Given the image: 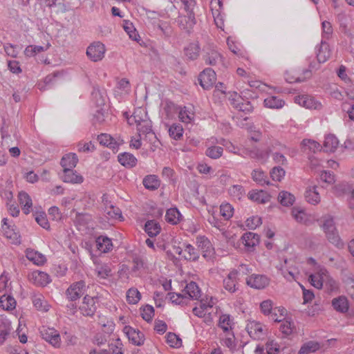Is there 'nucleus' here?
Instances as JSON below:
<instances>
[{"label":"nucleus","mask_w":354,"mask_h":354,"mask_svg":"<svg viewBox=\"0 0 354 354\" xmlns=\"http://www.w3.org/2000/svg\"><path fill=\"white\" fill-rule=\"evenodd\" d=\"M322 222L321 227L328 241L338 248L342 247L343 242L339 236L333 218L329 215L324 216L322 218Z\"/></svg>","instance_id":"f257e3e1"},{"label":"nucleus","mask_w":354,"mask_h":354,"mask_svg":"<svg viewBox=\"0 0 354 354\" xmlns=\"http://www.w3.org/2000/svg\"><path fill=\"white\" fill-rule=\"evenodd\" d=\"M98 297L86 295L82 304L80 306V310L84 316L92 317L97 308Z\"/></svg>","instance_id":"f03ea898"},{"label":"nucleus","mask_w":354,"mask_h":354,"mask_svg":"<svg viewBox=\"0 0 354 354\" xmlns=\"http://www.w3.org/2000/svg\"><path fill=\"white\" fill-rule=\"evenodd\" d=\"M106 48L104 45L100 42L96 41L91 44L86 50V55L93 62H98L103 59L104 57Z\"/></svg>","instance_id":"7ed1b4c3"},{"label":"nucleus","mask_w":354,"mask_h":354,"mask_svg":"<svg viewBox=\"0 0 354 354\" xmlns=\"http://www.w3.org/2000/svg\"><path fill=\"white\" fill-rule=\"evenodd\" d=\"M42 338L55 348L61 346V338L59 333L54 328L42 327L40 330Z\"/></svg>","instance_id":"20e7f679"},{"label":"nucleus","mask_w":354,"mask_h":354,"mask_svg":"<svg viewBox=\"0 0 354 354\" xmlns=\"http://www.w3.org/2000/svg\"><path fill=\"white\" fill-rule=\"evenodd\" d=\"M216 80V73L212 68H205L199 75L200 85L204 89H209L213 86Z\"/></svg>","instance_id":"39448f33"},{"label":"nucleus","mask_w":354,"mask_h":354,"mask_svg":"<svg viewBox=\"0 0 354 354\" xmlns=\"http://www.w3.org/2000/svg\"><path fill=\"white\" fill-rule=\"evenodd\" d=\"M86 290V284L83 281H80L71 284L66 290V296L71 301H75L84 295Z\"/></svg>","instance_id":"423d86ee"},{"label":"nucleus","mask_w":354,"mask_h":354,"mask_svg":"<svg viewBox=\"0 0 354 354\" xmlns=\"http://www.w3.org/2000/svg\"><path fill=\"white\" fill-rule=\"evenodd\" d=\"M203 59L206 64L215 66L222 59L221 54L212 45H207L203 49Z\"/></svg>","instance_id":"0eeeda50"},{"label":"nucleus","mask_w":354,"mask_h":354,"mask_svg":"<svg viewBox=\"0 0 354 354\" xmlns=\"http://www.w3.org/2000/svg\"><path fill=\"white\" fill-rule=\"evenodd\" d=\"M292 263L291 259H285L283 263L277 266L283 277L290 281L295 279L296 275L299 274L297 268L293 266Z\"/></svg>","instance_id":"6e6552de"},{"label":"nucleus","mask_w":354,"mask_h":354,"mask_svg":"<svg viewBox=\"0 0 354 354\" xmlns=\"http://www.w3.org/2000/svg\"><path fill=\"white\" fill-rule=\"evenodd\" d=\"M269 282L270 279L262 274H252L246 279L247 285L255 289H263L269 284Z\"/></svg>","instance_id":"1a4fd4ad"},{"label":"nucleus","mask_w":354,"mask_h":354,"mask_svg":"<svg viewBox=\"0 0 354 354\" xmlns=\"http://www.w3.org/2000/svg\"><path fill=\"white\" fill-rule=\"evenodd\" d=\"M124 332L133 344L140 346L144 344L145 336L142 332L129 326L124 328Z\"/></svg>","instance_id":"9d476101"},{"label":"nucleus","mask_w":354,"mask_h":354,"mask_svg":"<svg viewBox=\"0 0 354 354\" xmlns=\"http://www.w3.org/2000/svg\"><path fill=\"white\" fill-rule=\"evenodd\" d=\"M28 279L38 286H45L50 281V277L47 273L39 270L31 272L28 275Z\"/></svg>","instance_id":"9b49d317"},{"label":"nucleus","mask_w":354,"mask_h":354,"mask_svg":"<svg viewBox=\"0 0 354 354\" xmlns=\"http://www.w3.org/2000/svg\"><path fill=\"white\" fill-rule=\"evenodd\" d=\"M328 271L324 268H320L315 274L309 276V281L314 287L321 289L324 281L328 279Z\"/></svg>","instance_id":"f8f14e48"},{"label":"nucleus","mask_w":354,"mask_h":354,"mask_svg":"<svg viewBox=\"0 0 354 354\" xmlns=\"http://www.w3.org/2000/svg\"><path fill=\"white\" fill-rule=\"evenodd\" d=\"M177 23L179 27L189 32L196 24V19L194 12L187 13L186 15H180L178 17Z\"/></svg>","instance_id":"ddd939ff"},{"label":"nucleus","mask_w":354,"mask_h":354,"mask_svg":"<svg viewBox=\"0 0 354 354\" xmlns=\"http://www.w3.org/2000/svg\"><path fill=\"white\" fill-rule=\"evenodd\" d=\"M295 102L306 109H319L322 106L321 103L308 95L297 96L295 98Z\"/></svg>","instance_id":"4468645a"},{"label":"nucleus","mask_w":354,"mask_h":354,"mask_svg":"<svg viewBox=\"0 0 354 354\" xmlns=\"http://www.w3.org/2000/svg\"><path fill=\"white\" fill-rule=\"evenodd\" d=\"M236 97L237 98H232V104L234 106V108H236L237 110L245 112V113H249L252 111V106L251 103L249 101H245L243 99H241V96L235 93Z\"/></svg>","instance_id":"2eb2a0df"},{"label":"nucleus","mask_w":354,"mask_h":354,"mask_svg":"<svg viewBox=\"0 0 354 354\" xmlns=\"http://www.w3.org/2000/svg\"><path fill=\"white\" fill-rule=\"evenodd\" d=\"M332 306L336 311L341 313H346L349 308L348 301L344 296L334 298L332 300Z\"/></svg>","instance_id":"dca6fc26"},{"label":"nucleus","mask_w":354,"mask_h":354,"mask_svg":"<svg viewBox=\"0 0 354 354\" xmlns=\"http://www.w3.org/2000/svg\"><path fill=\"white\" fill-rule=\"evenodd\" d=\"M198 251L191 244L183 243V258L190 261H196L199 259Z\"/></svg>","instance_id":"f3484780"},{"label":"nucleus","mask_w":354,"mask_h":354,"mask_svg":"<svg viewBox=\"0 0 354 354\" xmlns=\"http://www.w3.org/2000/svg\"><path fill=\"white\" fill-rule=\"evenodd\" d=\"M240 278H236V273L230 272L227 277L223 280L225 289L230 292H234L237 290L236 285Z\"/></svg>","instance_id":"a211bd4d"},{"label":"nucleus","mask_w":354,"mask_h":354,"mask_svg":"<svg viewBox=\"0 0 354 354\" xmlns=\"http://www.w3.org/2000/svg\"><path fill=\"white\" fill-rule=\"evenodd\" d=\"M26 256L29 261L37 266H41L46 261L44 254L32 249H27L26 250Z\"/></svg>","instance_id":"6ab92c4d"},{"label":"nucleus","mask_w":354,"mask_h":354,"mask_svg":"<svg viewBox=\"0 0 354 354\" xmlns=\"http://www.w3.org/2000/svg\"><path fill=\"white\" fill-rule=\"evenodd\" d=\"M246 328L250 336L254 339H261L263 335V326L260 323L252 322Z\"/></svg>","instance_id":"aec40b11"},{"label":"nucleus","mask_w":354,"mask_h":354,"mask_svg":"<svg viewBox=\"0 0 354 354\" xmlns=\"http://www.w3.org/2000/svg\"><path fill=\"white\" fill-rule=\"evenodd\" d=\"M62 179L65 183H81L83 181L82 176L77 174L73 169H64Z\"/></svg>","instance_id":"412c9836"},{"label":"nucleus","mask_w":354,"mask_h":354,"mask_svg":"<svg viewBox=\"0 0 354 354\" xmlns=\"http://www.w3.org/2000/svg\"><path fill=\"white\" fill-rule=\"evenodd\" d=\"M96 247L97 250L102 253L109 252L113 247L111 240L104 236H100L96 239Z\"/></svg>","instance_id":"4be33fe9"},{"label":"nucleus","mask_w":354,"mask_h":354,"mask_svg":"<svg viewBox=\"0 0 354 354\" xmlns=\"http://www.w3.org/2000/svg\"><path fill=\"white\" fill-rule=\"evenodd\" d=\"M234 325V319L230 315L223 314L220 316L218 326L222 328L225 333L232 330Z\"/></svg>","instance_id":"5701e85b"},{"label":"nucleus","mask_w":354,"mask_h":354,"mask_svg":"<svg viewBox=\"0 0 354 354\" xmlns=\"http://www.w3.org/2000/svg\"><path fill=\"white\" fill-rule=\"evenodd\" d=\"M185 294L192 299L198 300L201 296V292L196 282L191 281L187 283L184 289Z\"/></svg>","instance_id":"b1692460"},{"label":"nucleus","mask_w":354,"mask_h":354,"mask_svg":"<svg viewBox=\"0 0 354 354\" xmlns=\"http://www.w3.org/2000/svg\"><path fill=\"white\" fill-rule=\"evenodd\" d=\"M118 158L120 163L127 168H131L136 166L137 162L136 158L133 155L127 152L119 154Z\"/></svg>","instance_id":"393cba45"},{"label":"nucleus","mask_w":354,"mask_h":354,"mask_svg":"<svg viewBox=\"0 0 354 354\" xmlns=\"http://www.w3.org/2000/svg\"><path fill=\"white\" fill-rule=\"evenodd\" d=\"M77 162V155L73 153H69L62 157L60 164L64 169H73L75 167Z\"/></svg>","instance_id":"a878e982"},{"label":"nucleus","mask_w":354,"mask_h":354,"mask_svg":"<svg viewBox=\"0 0 354 354\" xmlns=\"http://www.w3.org/2000/svg\"><path fill=\"white\" fill-rule=\"evenodd\" d=\"M18 197L24 212L26 214H29L32 206V199L30 196L27 193L21 192H19Z\"/></svg>","instance_id":"bb28decb"},{"label":"nucleus","mask_w":354,"mask_h":354,"mask_svg":"<svg viewBox=\"0 0 354 354\" xmlns=\"http://www.w3.org/2000/svg\"><path fill=\"white\" fill-rule=\"evenodd\" d=\"M339 145V140L334 135H328L325 137L324 149L326 152H334Z\"/></svg>","instance_id":"cd10ccee"},{"label":"nucleus","mask_w":354,"mask_h":354,"mask_svg":"<svg viewBox=\"0 0 354 354\" xmlns=\"http://www.w3.org/2000/svg\"><path fill=\"white\" fill-rule=\"evenodd\" d=\"M301 149L304 152H313L321 150V146L317 141L310 139H304L301 142Z\"/></svg>","instance_id":"c85d7f7f"},{"label":"nucleus","mask_w":354,"mask_h":354,"mask_svg":"<svg viewBox=\"0 0 354 354\" xmlns=\"http://www.w3.org/2000/svg\"><path fill=\"white\" fill-rule=\"evenodd\" d=\"M145 230L149 236L153 237L157 236L160 233L161 227L158 222L154 220H150L146 222L145 225Z\"/></svg>","instance_id":"c756f323"},{"label":"nucleus","mask_w":354,"mask_h":354,"mask_svg":"<svg viewBox=\"0 0 354 354\" xmlns=\"http://www.w3.org/2000/svg\"><path fill=\"white\" fill-rule=\"evenodd\" d=\"M97 140L100 145L106 146L110 149L114 150H118V145L115 141L113 140V138L109 134L102 133L98 136Z\"/></svg>","instance_id":"7c9ffc66"},{"label":"nucleus","mask_w":354,"mask_h":354,"mask_svg":"<svg viewBox=\"0 0 354 354\" xmlns=\"http://www.w3.org/2000/svg\"><path fill=\"white\" fill-rule=\"evenodd\" d=\"M292 215L298 223L302 224L308 225L311 221L310 216L303 209L293 208L292 210Z\"/></svg>","instance_id":"2f4dec72"},{"label":"nucleus","mask_w":354,"mask_h":354,"mask_svg":"<svg viewBox=\"0 0 354 354\" xmlns=\"http://www.w3.org/2000/svg\"><path fill=\"white\" fill-rule=\"evenodd\" d=\"M320 344L315 341H309L304 343L300 348L298 354H309L320 348Z\"/></svg>","instance_id":"473e14b6"},{"label":"nucleus","mask_w":354,"mask_h":354,"mask_svg":"<svg viewBox=\"0 0 354 354\" xmlns=\"http://www.w3.org/2000/svg\"><path fill=\"white\" fill-rule=\"evenodd\" d=\"M145 187L149 190H156L160 185V182L155 175L147 176L142 181Z\"/></svg>","instance_id":"72a5a7b5"},{"label":"nucleus","mask_w":354,"mask_h":354,"mask_svg":"<svg viewBox=\"0 0 354 354\" xmlns=\"http://www.w3.org/2000/svg\"><path fill=\"white\" fill-rule=\"evenodd\" d=\"M305 197L306 201L313 205L318 204L320 202V196L315 186L310 187L306 190Z\"/></svg>","instance_id":"f704fd0d"},{"label":"nucleus","mask_w":354,"mask_h":354,"mask_svg":"<svg viewBox=\"0 0 354 354\" xmlns=\"http://www.w3.org/2000/svg\"><path fill=\"white\" fill-rule=\"evenodd\" d=\"M244 244L248 248H252L259 243V236L253 232H248L242 236Z\"/></svg>","instance_id":"c9c22d12"},{"label":"nucleus","mask_w":354,"mask_h":354,"mask_svg":"<svg viewBox=\"0 0 354 354\" xmlns=\"http://www.w3.org/2000/svg\"><path fill=\"white\" fill-rule=\"evenodd\" d=\"M16 301L10 295H3L0 298V307L6 310H11L15 308Z\"/></svg>","instance_id":"e433bc0d"},{"label":"nucleus","mask_w":354,"mask_h":354,"mask_svg":"<svg viewBox=\"0 0 354 354\" xmlns=\"http://www.w3.org/2000/svg\"><path fill=\"white\" fill-rule=\"evenodd\" d=\"M186 56L190 59H196L198 55L200 52V46L198 42H194L190 44L187 48L185 49Z\"/></svg>","instance_id":"4c0bfd02"},{"label":"nucleus","mask_w":354,"mask_h":354,"mask_svg":"<svg viewBox=\"0 0 354 354\" xmlns=\"http://www.w3.org/2000/svg\"><path fill=\"white\" fill-rule=\"evenodd\" d=\"M264 104L270 109H280L283 106L284 101L276 96H270L264 100Z\"/></svg>","instance_id":"58836bf2"},{"label":"nucleus","mask_w":354,"mask_h":354,"mask_svg":"<svg viewBox=\"0 0 354 354\" xmlns=\"http://www.w3.org/2000/svg\"><path fill=\"white\" fill-rule=\"evenodd\" d=\"M180 213L177 208H170L167 210L165 220L167 222L175 225L180 221Z\"/></svg>","instance_id":"ea45409f"},{"label":"nucleus","mask_w":354,"mask_h":354,"mask_svg":"<svg viewBox=\"0 0 354 354\" xmlns=\"http://www.w3.org/2000/svg\"><path fill=\"white\" fill-rule=\"evenodd\" d=\"M295 196L290 192L282 191L279 194L278 200L283 206H290L295 202Z\"/></svg>","instance_id":"a19ab883"},{"label":"nucleus","mask_w":354,"mask_h":354,"mask_svg":"<svg viewBox=\"0 0 354 354\" xmlns=\"http://www.w3.org/2000/svg\"><path fill=\"white\" fill-rule=\"evenodd\" d=\"M32 304L34 306L41 311L46 312L48 310V305L47 301L44 299V297L41 295H35L32 297Z\"/></svg>","instance_id":"79ce46f5"},{"label":"nucleus","mask_w":354,"mask_h":354,"mask_svg":"<svg viewBox=\"0 0 354 354\" xmlns=\"http://www.w3.org/2000/svg\"><path fill=\"white\" fill-rule=\"evenodd\" d=\"M196 244L198 248L202 250L203 252H204L203 257H206V252H210L212 250V245L210 241L205 236H198L196 238Z\"/></svg>","instance_id":"37998d69"},{"label":"nucleus","mask_w":354,"mask_h":354,"mask_svg":"<svg viewBox=\"0 0 354 354\" xmlns=\"http://www.w3.org/2000/svg\"><path fill=\"white\" fill-rule=\"evenodd\" d=\"M249 198L252 201L262 204L267 203L270 199V196L263 191L252 192L249 194Z\"/></svg>","instance_id":"c03bdc74"},{"label":"nucleus","mask_w":354,"mask_h":354,"mask_svg":"<svg viewBox=\"0 0 354 354\" xmlns=\"http://www.w3.org/2000/svg\"><path fill=\"white\" fill-rule=\"evenodd\" d=\"M136 126L139 137H141V134L153 135L151 129V122L149 119L146 120L143 122L138 123Z\"/></svg>","instance_id":"a18cd8bd"},{"label":"nucleus","mask_w":354,"mask_h":354,"mask_svg":"<svg viewBox=\"0 0 354 354\" xmlns=\"http://www.w3.org/2000/svg\"><path fill=\"white\" fill-rule=\"evenodd\" d=\"M330 57V53L328 50V45L326 42L322 41L321 47L317 53V58L319 63L325 62Z\"/></svg>","instance_id":"49530a36"},{"label":"nucleus","mask_w":354,"mask_h":354,"mask_svg":"<svg viewBox=\"0 0 354 354\" xmlns=\"http://www.w3.org/2000/svg\"><path fill=\"white\" fill-rule=\"evenodd\" d=\"M286 314V310L283 307L274 308L270 313V318L275 322H281Z\"/></svg>","instance_id":"de8ad7c7"},{"label":"nucleus","mask_w":354,"mask_h":354,"mask_svg":"<svg viewBox=\"0 0 354 354\" xmlns=\"http://www.w3.org/2000/svg\"><path fill=\"white\" fill-rule=\"evenodd\" d=\"M140 293L136 288H130L127 292V300L129 304H137L140 301Z\"/></svg>","instance_id":"09e8293b"},{"label":"nucleus","mask_w":354,"mask_h":354,"mask_svg":"<svg viewBox=\"0 0 354 354\" xmlns=\"http://www.w3.org/2000/svg\"><path fill=\"white\" fill-rule=\"evenodd\" d=\"M133 119L136 124L143 122L146 120L149 119L147 117V112L142 108L136 109L133 113Z\"/></svg>","instance_id":"8fccbe9b"},{"label":"nucleus","mask_w":354,"mask_h":354,"mask_svg":"<svg viewBox=\"0 0 354 354\" xmlns=\"http://www.w3.org/2000/svg\"><path fill=\"white\" fill-rule=\"evenodd\" d=\"M133 270L137 271L140 270L148 269L147 263L142 257L135 256L133 259Z\"/></svg>","instance_id":"3c124183"},{"label":"nucleus","mask_w":354,"mask_h":354,"mask_svg":"<svg viewBox=\"0 0 354 354\" xmlns=\"http://www.w3.org/2000/svg\"><path fill=\"white\" fill-rule=\"evenodd\" d=\"M95 271L97 276L102 279H106L111 275V269L107 264H97Z\"/></svg>","instance_id":"603ef678"},{"label":"nucleus","mask_w":354,"mask_h":354,"mask_svg":"<svg viewBox=\"0 0 354 354\" xmlns=\"http://www.w3.org/2000/svg\"><path fill=\"white\" fill-rule=\"evenodd\" d=\"M157 28L161 32L162 35L166 38L170 37L172 35V28L166 21H160L157 24Z\"/></svg>","instance_id":"864d4df0"},{"label":"nucleus","mask_w":354,"mask_h":354,"mask_svg":"<svg viewBox=\"0 0 354 354\" xmlns=\"http://www.w3.org/2000/svg\"><path fill=\"white\" fill-rule=\"evenodd\" d=\"M167 342L170 346L175 348H178L182 345L181 339L173 333H169L167 335Z\"/></svg>","instance_id":"5fc2aeb1"},{"label":"nucleus","mask_w":354,"mask_h":354,"mask_svg":"<svg viewBox=\"0 0 354 354\" xmlns=\"http://www.w3.org/2000/svg\"><path fill=\"white\" fill-rule=\"evenodd\" d=\"M223 149L221 147L213 146L209 147L206 151V155L213 159L220 158L223 154Z\"/></svg>","instance_id":"6e6d98bb"},{"label":"nucleus","mask_w":354,"mask_h":354,"mask_svg":"<svg viewBox=\"0 0 354 354\" xmlns=\"http://www.w3.org/2000/svg\"><path fill=\"white\" fill-rule=\"evenodd\" d=\"M194 113L188 111L185 106L179 112V118L183 122L190 123L194 120Z\"/></svg>","instance_id":"4d7b16f0"},{"label":"nucleus","mask_w":354,"mask_h":354,"mask_svg":"<svg viewBox=\"0 0 354 354\" xmlns=\"http://www.w3.org/2000/svg\"><path fill=\"white\" fill-rule=\"evenodd\" d=\"M233 207L229 203L222 204L220 206L221 215L225 219H230L233 215Z\"/></svg>","instance_id":"13d9d810"},{"label":"nucleus","mask_w":354,"mask_h":354,"mask_svg":"<svg viewBox=\"0 0 354 354\" xmlns=\"http://www.w3.org/2000/svg\"><path fill=\"white\" fill-rule=\"evenodd\" d=\"M252 177L254 181L261 185H269L270 183L269 181L266 180L264 172L261 170H254L252 173Z\"/></svg>","instance_id":"bf43d9fd"},{"label":"nucleus","mask_w":354,"mask_h":354,"mask_svg":"<svg viewBox=\"0 0 354 354\" xmlns=\"http://www.w3.org/2000/svg\"><path fill=\"white\" fill-rule=\"evenodd\" d=\"M183 129L179 124H173L169 129V136L175 140H178L183 136Z\"/></svg>","instance_id":"052dcab7"},{"label":"nucleus","mask_w":354,"mask_h":354,"mask_svg":"<svg viewBox=\"0 0 354 354\" xmlns=\"http://www.w3.org/2000/svg\"><path fill=\"white\" fill-rule=\"evenodd\" d=\"M48 47L44 48L41 46H28L26 48L24 53L27 57H32L39 53L46 50Z\"/></svg>","instance_id":"680f3d73"},{"label":"nucleus","mask_w":354,"mask_h":354,"mask_svg":"<svg viewBox=\"0 0 354 354\" xmlns=\"http://www.w3.org/2000/svg\"><path fill=\"white\" fill-rule=\"evenodd\" d=\"M267 354H279L280 348L279 344L273 339H269L266 344Z\"/></svg>","instance_id":"e2e57ef3"},{"label":"nucleus","mask_w":354,"mask_h":354,"mask_svg":"<svg viewBox=\"0 0 354 354\" xmlns=\"http://www.w3.org/2000/svg\"><path fill=\"white\" fill-rule=\"evenodd\" d=\"M109 353L112 354H123L122 344L119 338L115 339L114 342L109 344Z\"/></svg>","instance_id":"0e129e2a"},{"label":"nucleus","mask_w":354,"mask_h":354,"mask_svg":"<svg viewBox=\"0 0 354 354\" xmlns=\"http://www.w3.org/2000/svg\"><path fill=\"white\" fill-rule=\"evenodd\" d=\"M285 170L281 167H274L270 171V176L273 180L281 181L285 176Z\"/></svg>","instance_id":"69168bd1"},{"label":"nucleus","mask_w":354,"mask_h":354,"mask_svg":"<svg viewBox=\"0 0 354 354\" xmlns=\"http://www.w3.org/2000/svg\"><path fill=\"white\" fill-rule=\"evenodd\" d=\"M142 317L147 322L152 319L154 315V309L151 306L146 305L141 309Z\"/></svg>","instance_id":"338daca9"},{"label":"nucleus","mask_w":354,"mask_h":354,"mask_svg":"<svg viewBox=\"0 0 354 354\" xmlns=\"http://www.w3.org/2000/svg\"><path fill=\"white\" fill-rule=\"evenodd\" d=\"M91 220V215L88 214L77 213L75 218V223L79 225H85Z\"/></svg>","instance_id":"774afa93"}]
</instances>
